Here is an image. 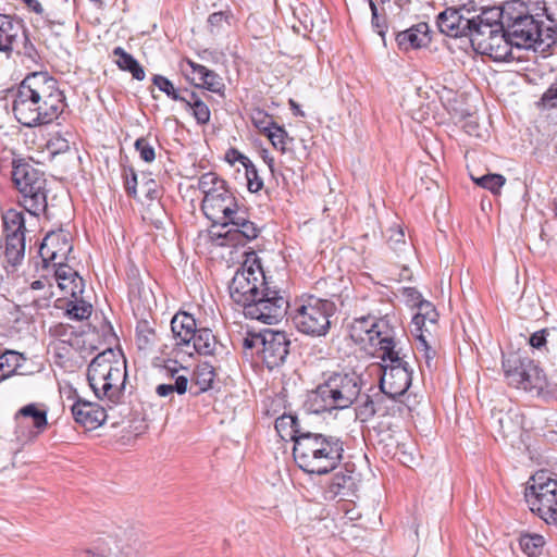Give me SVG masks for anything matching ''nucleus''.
<instances>
[{
  "instance_id": "54",
  "label": "nucleus",
  "mask_w": 557,
  "mask_h": 557,
  "mask_svg": "<svg viewBox=\"0 0 557 557\" xmlns=\"http://www.w3.org/2000/svg\"><path fill=\"white\" fill-rule=\"evenodd\" d=\"M197 124L207 125L210 122L211 111L203 101H194V107L189 108Z\"/></svg>"
},
{
  "instance_id": "59",
  "label": "nucleus",
  "mask_w": 557,
  "mask_h": 557,
  "mask_svg": "<svg viewBox=\"0 0 557 557\" xmlns=\"http://www.w3.org/2000/svg\"><path fill=\"white\" fill-rule=\"evenodd\" d=\"M388 233V246L395 251L400 250L401 246L406 245L404 231L400 227H391Z\"/></svg>"
},
{
  "instance_id": "62",
  "label": "nucleus",
  "mask_w": 557,
  "mask_h": 557,
  "mask_svg": "<svg viewBox=\"0 0 557 557\" xmlns=\"http://www.w3.org/2000/svg\"><path fill=\"white\" fill-rule=\"evenodd\" d=\"M403 297L406 299L408 304H410L412 307H420V304L425 301L422 298L421 293L416 287H404L401 290Z\"/></svg>"
},
{
  "instance_id": "34",
  "label": "nucleus",
  "mask_w": 557,
  "mask_h": 557,
  "mask_svg": "<svg viewBox=\"0 0 557 557\" xmlns=\"http://www.w3.org/2000/svg\"><path fill=\"white\" fill-rule=\"evenodd\" d=\"M0 369L2 371V373H0V379L4 381L16 373L17 369L23 366L26 357L15 350L0 349Z\"/></svg>"
},
{
  "instance_id": "60",
  "label": "nucleus",
  "mask_w": 557,
  "mask_h": 557,
  "mask_svg": "<svg viewBox=\"0 0 557 557\" xmlns=\"http://www.w3.org/2000/svg\"><path fill=\"white\" fill-rule=\"evenodd\" d=\"M417 313H422V317L431 324L435 325L437 322L438 313L435 307L428 300L420 304Z\"/></svg>"
},
{
  "instance_id": "44",
  "label": "nucleus",
  "mask_w": 557,
  "mask_h": 557,
  "mask_svg": "<svg viewBox=\"0 0 557 557\" xmlns=\"http://www.w3.org/2000/svg\"><path fill=\"white\" fill-rule=\"evenodd\" d=\"M226 181L216 173L208 172L199 177L198 189L203 193V196H207L211 194V191H219L223 186H226Z\"/></svg>"
},
{
  "instance_id": "32",
  "label": "nucleus",
  "mask_w": 557,
  "mask_h": 557,
  "mask_svg": "<svg viewBox=\"0 0 557 557\" xmlns=\"http://www.w3.org/2000/svg\"><path fill=\"white\" fill-rule=\"evenodd\" d=\"M112 54L116 58L115 63L122 71L129 72L133 78L143 81L146 76L144 67L140 63L122 47H115Z\"/></svg>"
},
{
  "instance_id": "35",
  "label": "nucleus",
  "mask_w": 557,
  "mask_h": 557,
  "mask_svg": "<svg viewBox=\"0 0 557 557\" xmlns=\"http://www.w3.org/2000/svg\"><path fill=\"white\" fill-rule=\"evenodd\" d=\"M3 231L7 235H22L25 236V219L22 211L15 209L7 210L3 215Z\"/></svg>"
},
{
  "instance_id": "61",
  "label": "nucleus",
  "mask_w": 557,
  "mask_h": 557,
  "mask_svg": "<svg viewBox=\"0 0 557 557\" xmlns=\"http://www.w3.org/2000/svg\"><path fill=\"white\" fill-rule=\"evenodd\" d=\"M417 339L419 342V346H418V349H421L423 350L424 352V359H425V366L428 367V369H432L433 367V360H434V357H435V350H433L431 348V346H429L425 337L423 334H418L417 335Z\"/></svg>"
},
{
  "instance_id": "49",
  "label": "nucleus",
  "mask_w": 557,
  "mask_h": 557,
  "mask_svg": "<svg viewBox=\"0 0 557 557\" xmlns=\"http://www.w3.org/2000/svg\"><path fill=\"white\" fill-rule=\"evenodd\" d=\"M134 147L144 162L151 163L156 159L154 147L147 136L137 138Z\"/></svg>"
},
{
  "instance_id": "3",
  "label": "nucleus",
  "mask_w": 557,
  "mask_h": 557,
  "mask_svg": "<svg viewBox=\"0 0 557 557\" xmlns=\"http://www.w3.org/2000/svg\"><path fill=\"white\" fill-rule=\"evenodd\" d=\"M344 442L334 435L309 432L300 434L293 446L297 467L307 474L324 475L342 462Z\"/></svg>"
},
{
  "instance_id": "8",
  "label": "nucleus",
  "mask_w": 557,
  "mask_h": 557,
  "mask_svg": "<svg viewBox=\"0 0 557 557\" xmlns=\"http://www.w3.org/2000/svg\"><path fill=\"white\" fill-rule=\"evenodd\" d=\"M502 367L508 385L540 395L546 387V375L534 360L519 352L503 356Z\"/></svg>"
},
{
  "instance_id": "31",
  "label": "nucleus",
  "mask_w": 557,
  "mask_h": 557,
  "mask_svg": "<svg viewBox=\"0 0 557 557\" xmlns=\"http://www.w3.org/2000/svg\"><path fill=\"white\" fill-rule=\"evenodd\" d=\"M274 426L282 440H290L294 444L300 434H308L310 432L301 426L298 418L294 414H282L275 420Z\"/></svg>"
},
{
  "instance_id": "26",
  "label": "nucleus",
  "mask_w": 557,
  "mask_h": 557,
  "mask_svg": "<svg viewBox=\"0 0 557 557\" xmlns=\"http://www.w3.org/2000/svg\"><path fill=\"white\" fill-rule=\"evenodd\" d=\"M186 63L190 66L193 73L198 75L200 83L194 84L196 88L206 89L221 97L225 96V84L218 73L190 59H187Z\"/></svg>"
},
{
  "instance_id": "52",
  "label": "nucleus",
  "mask_w": 557,
  "mask_h": 557,
  "mask_svg": "<svg viewBox=\"0 0 557 557\" xmlns=\"http://www.w3.org/2000/svg\"><path fill=\"white\" fill-rule=\"evenodd\" d=\"M225 25H230L228 12L219 11L209 15L208 27L211 34L220 33Z\"/></svg>"
},
{
  "instance_id": "13",
  "label": "nucleus",
  "mask_w": 557,
  "mask_h": 557,
  "mask_svg": "<svg viewBox=\"0 0 557 557\" xmlns=\"http://www.w3.org/2000/svg\"><path fill=\"white\" fill-rule=\"evenodd\" d=\"M240 209L235 196L230 191L228 185L223 186L219 191L203 196L201 210L207 219L213 224L227 227V221Z\"/></svg>"
},
{
  "instance_id": "40",
  "label": "nucleus",
  "mask_w": 557,
  "mask_h": 557,
  "mask_svg": "<svg viewBox=\"0 0 557 557\" xmlns=\"http://www.w3.org/2000/svg\"><path fill=\"white\" fill-rule=\"evenodd\" d=\"M189 380L187 376H176L173 383L157 385L156 394L159 397H171L174 393L184 395L187 392Z\"/></svg>"
},
{
  "instance_id": "23",
  "label": "nucleus",
  "mask_w": 557,
  "mask_h": 557,
  "mask_svg": "<svg viewBox=\"0 0 557 557\" xmlns=\"http://www.w3.org/2000/svg\"><path fill=\"white\" fill-rule=\"evenodd\" d=\"M395 40L401 51L417 50L426 47L432 40L430 27L428 23L420 22L406 30L398 32L395 36Z\"/></svg>"
},
{
  "instance_id": "53",
  "label": "nucleus",
  "mask_w": 557,
  "mask_h": 557,
  "mask_svg": "<svg viewBox=\"0 0 557 557\" xmlns=\"http://www.w3.org/2000/svg\"><path fill=\"white\" fill-rule=\"evenodd\" d=\"M247 187L250 193H258L263 187V181L258 174L256 165L251 162L245 168Z\"/></svg>"
},
{
  "instance_id": "15",
  "label": "nucleus",
  "mask_w": 557,
  "mask_h": 557,
  "mask_svg": "<svg viewBox=\"0 0 557 557\" xmlns=\"http://www.w3.org/2000/svg\"><path fill=\"white\" fill-rule=\"evenodd\" d=\"M232 225L224 234H219L222 239L220 245L225 246H245L248 242L256 239L260 234V228L249 220L246 210L240 208L236 214L227 221V226Z\"/></svg>"
},
{
  "instance_id": "36",
  "label": "nucleus",
  "mask_w": 557,
  "mask_h": 557,
  "mask_svg": "<svg viewBox=\"0 0 557 557\" xmlns=\"http://www.w3.org/2000/svg\"><path fill=\"white\" fill-rule=\"evenodd\" d=\"M507 10V1L503 3L500 7H492L486 8L482 10V12L476 15L472 16L471 18L478 20V22L481 23H488L495 27H498L499 29L506 28L505 25V15Z\"/></svg>"
},
{
  "instance_id": "9",
  "label": "nucleus",
  "mask_w": 557,
  "mask_h": 557,
  "mask_svg": "<svg viewBox=\"0 0 557 557\" xmlns=\"http://www.w3.org/2000/svg\"><path fill=\"white\" fill-rule=\"evenodd\" d=\"M349 336L356 344L369 343L381 352L387 349L391 354L396 342V329L388 314H368L354 319L349 325Z\"/></svg>"
},
{
  "instance_id": "14",
  "label": "nucleus",
  "mask_w": 557,
  "mask_h": 557,
  "mask_svg": "<svg viewBox=\"0 0 557 557\" xmlns=\"http://www.w3.org/2000/svg\"><path fill=\"white\" fill-rule=\"evenodd\" d=\"M290 339L286 332L264 330L259 354L268 369L281 367L289 355Z\"/></svg>"
},
{
  "instance_id": "30",
  "label": "nucleus",
  "mask_w": 557,
  "mask_h": 557,
  "mask_svg": "<svg viewBox=\"0 0 557 557\" xmlns=\"http://www.w3.org/2000/svg\"><path fill=\"white\" fill-rule=\"evenodd\" d=\"M194 349L203 356H214L223 350V345L219 344L215 335L210 329L200 327L195 331V336L191 339Z\"/></svg>"
},
{
  "instance_id": "17",
  "label": "nucleus",
  "mask_w": 557,
  "mask_h": 557,
  "mask_svg": "<svg viewBox=\"0 0 557 557\" xmlns=\"http://www.w3.org/2000/svg\"><path fill=\"white\" fill-rule=\"evenodd\" d=\"M360 403L356 407V418L364 423L374 416L385 417L395 416L403 412V404L394 398H387L385 395H376L372 398L370 395H360Z\"/></svg>"
},
{
  "instance_id": "64",
  "label": "nucleus",
  "mask_w": 557,
  "mask_h": 557,
  "mask_svg": "<svg viewBox=\"0 0 557 557\" xmlns=\"http://www.w3.org/2000/svg\"><path fill=\"white\" fill-rule=\"evenodd\" d=\"M225 159L231 164L239 162L244 168H246L248 163L251 162V160L247 156L243 154L239 150L235 148H230L226 151Z\"/></svg>"
},
{
  "instance_id": "45",
  "label": "nucleus",
  "mask_w": 557,
  "mask_h": 557,
  "mask_svg": "<svg viewBox=\"0 0 557 557\" xmlns=\"http://www.w3.org/2000/svg\"><path fill=\"white\" fill-rule=\"evenodd\" d=\"M472 180L478 186L490 190L494 195L499 194L500 188L506 183V177L497 173H488L481 177H472Z\"/></svg>"
},
{
  "instance_id": "16",
  "label": "nucleus",
  "mask_w": 557,
  "mask_h": 557,
  "mask_svg": "<svg viewBox=\"0 0 557 557\" xmlns=\"http://www.w3.org/2000/svg\"><path fill=\"white\" fill-rule=\"evenodd\" d=\"M72 250L70 233L60 228L49 232L44 237L38 252L44 268H48L50 263L65 262Z\"/></svg>"
},
{
  "instance_id": "50",
  "label": "nucleus",
  "mask_w": 557,
  "mask_h": 557,
  "mask_svg": "<svg viewBox=\"0 0 557 557\" xmlns=\"http://www.w3.org/2000/svg\"><path fill=\"white\" fill-rule=\"evenodd\" d=\"M536 107L542 110L557 109V81L550 84V86L544 91L540 100L536 102Z\"/></svg>"
},
{
  "instance_id": "56",
  "label": "nucleus",
  "mask_w": 557,
  "mask_h": 557,
  "mask_svg": "<svg viewBox=\"0 0 557 557\" xmlns=\"http://www.w3.org/2000/svg\"><path fill=\"white\" fill-rule=\"evenodd\" d=\"M182 370H184V368L176 360L171 359L159 366V371L163 377L174 381L176 376H184L183 374H180Z\"/></svg>"
},
{
  "instance_id": "47",
  "label": "nucleus",
  "mask_w": 557,
  "mask_h": 557,
  "mask_svg": "<svg viewBox=\"0 0 557 557\" xmlns=\"http://www.w3.org/2000/svg\"><path fill=\"white\" fill-rule=\"evenodd\" d=\"M273 147L280 150L282 153L286 152V144L293 141V138L288 136L287 131L282 125H275L267 135Z\"/></svg>"
},
{
  "instance_id": "63",
  "label": "nucleus",
  "mask_w": 557,
  "mask_h": 557,
  "mask_svg": "<svg viewBox=\"0 0 557 557\" xmlns=\"http://www.w3.org/2000/svg\"><path fill=\"white\" fill-rule=\"evenodd\" d=\"M548 334L549 332L547 329H542L540 331L532 333L531 336L529 337L530 346L539 350L544 348L547 344Z\"/></svg>"
},
{
  "instance_id": "42",
  "label": "nucleus",
  "mask_w": 557,
  "mask_h": 557,
  "mask_svg": "<svg viewBox=\"0 0 557 557\" xmlns=\"http://www.w3.org/2000/svg\"><path fill=\"white\" fill-rule=\"evenodd\" d=\"M156 332L148 321H140L136 327V344L140 350L149 349L156 341Z\"/></svg>"
},
{
  "instance_id": "20",
  "label": "nucleus",
  "mask_w": 557,
  "mask_h": 557,
  "mask_svg": "<svg viewBox=\"0 0 557 557\" xmlns=\"http://www.w3.org/2000/svg\"><path fill=\"white\" fill-rule=\"evenodd\" d=\"M462 11H466L468 14L470 13V10L466 9L465 5L447 8L441 12L437 16V26L441 33L453 38L467 37L471 25V17L466 16Z\"/></svg>"
},
{
  "instance_id": "38",
  "label": "nucleus",
  "mask_w": 557,
  "mask_h": 557,
  "mask_svg": "<svg viewBox=\"0 0 557 557\" xmlns=\"http://www.w3.org/2000/svg\"><path fill=\"white\" fill-rule=\"evenodd\" d=\"M545 545V539L536 533H523L519 537V546L521 550L529 557H539Z\"/></svg>"
},
{
  "instance_id": "58",
  "label": "nucleus",
  "mask_w": 557,
  "mask_h": 557,
  "mask_svg": "<svg viewBox=\"0 0 557 557\" xmlns=\"http://www.w3.org/2000/svg\"><path fill=\"white\" fill-rule=\"evenodd\" d=\"M47 149L52 154L64 153L70 150V141L61 135L57 134L48 140Z\"/></svg>"
},
{
  "instance_id": "48",
  "label": "nucleus",
  "mask_w": 557,
  "mask_h": 557,
  "mask_svg": "<svg viewBox=\"0 0 557 557\" xmlns=\"http://www.w3.org/2000/svg\"><path fill=\"white\" fill-rule=\"evenodd\" d=\"M251 121L255 127L258 128L264 136H267L270 131H272L275 125H277V123L273 121L270 114L260 109L253 112Z\"/></svg>"
},
{
  "instance_id": "25",
  "label": "nucleus",
  "mask_w": 557,
  "mask_h": 557,
  "mask_svg": "<svg viewBox=\"0 0 557 557\" xmlns=\"http://www.w3.org/2000/svg\"><path fill=\"white\" fill-rule=\"evenodd\" d=\"M357 488L356 479L352 471H339L333 475L327 486L324 488L323 496L326 500H333L336 497L345 499L355 494Z\"/></svg>"
},
{
  "instance_id": "2",
  "label": "nucleus",
  "mask_w": 557,
  "mask_h": 557,
  "mask_svg": "<svg viewBox=\"0 0 557 557\" xmlns=\"http://www.w3.org/2000/svg\"><path fill=\"white\" fill-rule=\"evenodd\" d=\"M505 25L515 47L547 52L557 42V26L544 27L540 15H533L522 0H508Z\"/></svg>"
},
{
  "instance_id": "5",
  "label": "nucleus",
  "mask_w": 557,
  "mask_h": 557,
  "mask_svg": "<svg viewBox=\"0 0 557 557\" xmlns=\"http://www.w3.org/2000/svg\"><path fill=\"white\" fill-rule=\"evenodd\" d=\"M11 168L18 206L33 216L47 215L49 189L45 172L32 158H13Z\"/></svg>"
},
{
  "instance_id": "39",
  "label": "nucleus",
  "mask_w": 557,
  "mask_h": 557,
  "mask_svg": "<svg viewBox=\"0 0 557 557\" xmlns=\"http://www.w3.org/2000/svg\"><path fill=\"white\" fill-rule=\"evenodd\" d=\"M91 312L92 306L83 299L78 300L77 297L75 300H69L66 302L65 315L71 320H86L91 315Z\"/></svg>"
},
{
  "instance_id": "24",
  "label": "nucleus",
  "mask_w": 557,
  "mask_h": 557,
  "mask_svg": "<svg viewBox=\"0 0 557 557\" xmlns=\"http://www.w3.org/2000/svg\"><path fill=\"white\" fill-rule=\"evenodd\" d=\"M110 357H114L112 349L97 355L88 366L87 380L97 398L101 399L103 382H106L107 370L111 364Z\"/></svg>"
},
{
  "instance_id": "1",
  "label": "nucleus",
  "mask_w": 557,
  "mask_h": 557,
  "mask_svg": "<svg viewBox=\"0 0 557 557\" xmlns=\"http://www.w3.org/2000/svg\"><path fill=\"white\" fill-rule=\"evenodd\" d=\"M65 107V96L59 88L58 81L47 72L26 75L13 94V114L25 127L52 123L63 113Z\"/></svg>"
},
{
  "instance_id": "22",
  "label": "nucleus",
  "mask_w": 557,
  "mask_h": 557,
  "mask_svg": "<svg viewBox=\"0 0 557 557\" xmlns=\"http://www.w3.org/2000/svg\"><path fill=\"white\" fill-rule=\"evenodd\" d=\"M490 39H480L479 47L475 49L479 53L488 55L495 61H510L513 60L512 47L513 38L507 35V29L503 28Z\"/></svg>"
},
{
  "instance_id": "12",
  "label": "nucleus",
  "mask_w": 557,
  "mask_h": 557,
  "mask_svg": "<svg viewBox=\"0 0 557 557\" xmlns=\"http://www.w3.org/2000/svg\"><path fill=\"white\" fill-rule=\"evenodd\" d=\"M259 293L260 295L248 304L244 315L265 324L280 322L285 317L288 308V301L285 296L276 286H271L269 281Z\"/></svg>"
},
{
  "instance_id": "11",
  "label": "nucleus",
  "mask_w": 557,
  "mask_h": 557,
  "mask_svg": "<svg viewBox=\"0 0 557 557\" xmlns=\"http://www.w3.org/2000/svg\"><path fill=\"white\" fill-rule=\"evenodd\" d=\"M399 354L396 342L393 344L391 354L387 349L381 352V358L386 364L382 368L380 388L387 398L395 400L408 391L412 381V370Z\"/></svg>"
},
{
  "instance_id": "6",
  "label": "nucleus",
  "mask_w": 557,
  "mask_h": 557,
  "mask_svg": "<svg viewBox=\"0 0 557 557\" xmlns=\"http://www.w3.org/2000/svg\"><path fill=\"white\" fill-rule=\"evenodd\" d=\"M336 312L334 301L315 295H302L296 302L292 320L296 330L311 337H324Z\"/></svg>"
},
{
  "instance_id": "21",
  "label": "nucleus",
  "mask_w": 557,
  "mask_h": 557,
  "mask_svg": "<svg viewBox=\"0 0 557 557\" xmlns=\"http://www.w3.org/2000/svg\"><path fill=\"white\" fill-rule=\"evenodd\" d=\"M106 375V382L101 386V399L107 398L112 405H117L122 401L124 395L127 379L126 362H111Z\"/></svg>"
},
{
  "instance_id": "18",
  "label": "nucleus",
  "mask_w": 557,
  "mask_h": 557,
  "mask_svg": "<svg viewBox=\"0 0 557 557\" xmlns=\"http://www.w3.org/2000/svg\"><path fill=\"white\" fill-rule=\"evenodd\" d=\"M73 394L74 403L71 406V412L75 422L87 430H95L102 425L107 419L106 409L97 403L84 399L76 391Z\"/></svg>"
},
{
  "instance_id": "33",
  "label": "nucleus",
  "mask_w": 557,
  "mask_h": 557,
  "mask_svg": "<svg viewBox=\"0 0 557 557\" xmlns=\"http://www.w3.org/2000/svg\"><path fill=\"white\" fill-rule=\"evenodd\" d=\"M3 253L12 267L21 264L25 256V236L7 235Z\"/></svg>"
},
{
  "instance_id": "29",
  "label": "nucleus",
  "mask_w": 557,
  "mask_h": 557,
  "mask_svg": "<svg viewBox=\"0 0 557 557\" xmlns=\"http://www.w3.org/2000/svg\"><path fill=\"white\" fill-rule=\"evenodd\" d=\"M15 421L18 426H24L26 424V420L30 419L33 421V426L35 431L29 432V438L36 437L38 434H40L47 426V411L39 409L36 404H28L24 407H22L16 413H15Z\"/></svg>"
},
{
  "instance_id": "27",
  "label": "nucleus",
  "mask_w": 557,
  "mask_h": 557,
  "mask_svg": "<svg viewBox=\"0 0 557 557\" xmlns=\"http://www.w3.org/2000/svg\"><path fill=\"white\" fill-rule=\"evenodd\" d=\"M54 269V277L61 289H69L72 297L76 298L83 294L84 280L65 262L50 263Z\"/></svg>"
},
{
  "instance_id": "43",
  "label": "nucleus",
  "mask_w": 557,
  "mask_h": 557,
  "mask_svg": "<svg viewBox=\"0 0 557 557\" xmlns=\"http://www.w3.org/2000/svg\"><path fill=\"white\" fill-rule=\"evenodd\" d=\"M369 7L371 10V26L373 30L382 38L384 46H386V33H387V18L386 14L383 11L382 14L379 13V9L373 0H368Z\"/></svg>"
},
{
  "instance_id": "4",
  "label": "nucleus",
  "mask_w": 557,
  "mask_h": 557,
  "mask_svg": "<svg viewBox=\"0 0 557 557\" xmlns=\"http://www.w3.org/2000/svg\"><path fill=\"white\" fill-rule=\"evenodd\" d=\"M362 386L361 374L352 369L325 372L309 396L310 409L322 413L349 408L361 395Z\"/></svg>"
},
{
  "instance_id": "41",
  "label": "nucleus",
  "mask_w": 557,
  "mask_h": 557,
  "mask_svg": "<svg viewBox=\"0 0 557 557\" xmlns=\"http://www.w3.org/2000/svg\"><path fill=\"white\" fill-rule=\"evenodd\" d=\"M20 44L22 45V47L15 48L14 52H16V54H18V55H22L27 61H29L34 64H39L41 61V57H40L37 48L35 47V45L32 42V40L29 38V33H28V29L26 26L24 27V35L21 38Z\"/></svg>"
},
{
  "instance_id": "46",
  "label": "nucleus",
  "mask_w": 557,
  "mask_h": 557,
  "mask_svg": "<svg viewBox=\"0 0 557 557\" xmlns=\"http://www.w3.org/2000/svg\"><path fill=\"white\" fill-rule=\"evenodd\" d=\"M152 84L170 99L174 101L184 100V95H182L180 89L174 87L173 83L168 77L156 74L152 77Z\"/></svg>"
},
{
  "instance_id": "28",
  "label": "nucleus",
  "mask_w": 557,
  "mask_h": 557,
  "mask_svg": "<svg viewBox=\"0 0 557 557\" xmlns=\"http://www.w3.org/2000/svg\"><path fill=\"white\" fill-rule=\"evenodd\" d=\"M171 330L177 345L187 346L191 343L197 330L195 318L187 312H178L171 320Z\"/></svg>"
},
{
  "instance_id": "10",
  "label": "nucleus",
  "mask_w": 557,
  "mask_h": 557,
  "mask_svg": "<svg viewBox=\"0 0 557 557\" xmlns=\"http://www.w3.org/2000/svg\"><path fill=\"white\" fill-rule=\"evenodd\" d=\"M268 280L261 265V260L255 252L248 255L240 269H238L230 285V296L233 301L245 310L255 297L260 295V289Z\"/></svg>"
},
{
  "instance_id": "55",
  "label": "nucleus",
  "mask_w": 557,
  "mask_h": 557,
  "mask_svg": "<svg viewBox=\"0 0 557 557\" xmlns=\"http://www.w3.org/2000/svg\"><path fill=\"white\" fill-rule=\"evenodd\" d=\"M294 16L300 22L305 29H312L313 20L309 15V8L305 3H297V5H290Z\"/></svg>"
},
{
  "instance_id": "7",
  "label": "nucleus",
  "mask_w": 557,
  "mask_h": 557,
  "mask_svg": "<svg viewBox=\"0 0 557 557\" xmlns=\"http://www.w3.org/2000/svg\"><path fill=\"white\" fill-rule=\"evenodd\" d=\"M524 498L533 513L545 523L557 525V480L549 471L540 470L530 478Z\"/></svg>"
},
{
  "instance_id": "19",
  "label": "nucleus",
  "mask_w": 557,
  "mask_h": 557,
  "mask_svg": "<svg viewBox=\"0 0 557 557\" xmlns=\"http://www.w3.org/2000/svg\"><path fill=\"white\" fill-rule=\"evenodd\" d=\"M25 22L15 14L0 13V52L9 59L24 35Z\"/></svg>"
},
{
  "instance_id": "57",
  "label": "nucleus",
  "mask_w": 557,
  "mask_h": 557,
  "mask_svg": "<svg viewBox=\"0 0 557 557\" xmlns=\"http://www.w3.org/2000/svg\"><path fill=\"white\" fill-rule=\"evenodd\" d=\"M123 180H124V188L128 196L136 197L137 194V174L135 170L129 168H124L123 171Z\"/></svg>"
},
{
  "instance_id": "37",
  "label": "nucleus",
  "mask_w": 557,
  "mask_h": 557,
  "mask_svg": "<svg viewBox=\"0 0 557 557\" xmlns=\"http://www.w3.org/2000/svg\"><path fill=\"white\" fill-rule=\"evenodd\" d=\"M469 28L470 29L467 37H469L474 49L479 47V44L481 42L480 39L488 40V37L494 36L500 30L498 27H495L488 23H481L473 18H471V25Z\"/></svg>"
},
{
  "instance_id": "51",
  "label": "nucleus",
  "mask_w": 557,
  "mask_h": 557,
  "mask_svg": "<svg viewBox=\"0 0 557 557\" xmlns=\"http://www.w3.org/2000/svg\"><path fill=\"white\" fill-rule=\"evenodd\" d=\"M215 377L214 368L208 364H203L197 371L196 383L199 385L201 392H206L211 388L213 380Z\"/></svg>"
}]
</instances>
